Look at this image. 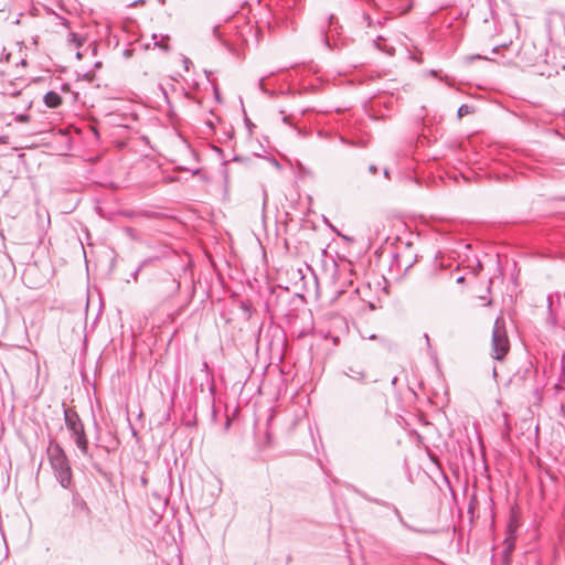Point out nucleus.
<instances>
[{"label":"nucleus","instance_id":"1","mask_svg":"<svg viewBox=\"0 0 565 565\" xmlns=\"http://www.w3.org/2000/svg\"><path fill=\"white\" fill-rule=\"evenodd\" d=\"M46 452L56 481L62 488L70 489L73 481V472L63 447L52 439Z\"/></svg>","mask_w":565,"mask_h":565},{"label":"nucleus","instance_id":"2","mask_svg":"<svg viewBox=\"0 0 565 565\" xmlns=\"http://www.w3.org/2000/svg\"><path fill=\"white\" fill-rule=\"evenodd\" d=\"M63 408L65 426L71 431V438L85 457H92L88 451V438L79 415L74 408L65 407V404H63Z\"/></svg>","mask_w":565,"mask_h":565},{"label":"nucleus","instance_id":"3","mask_svg":"<svg viewBox=\"0 0 565 565\" xmlns=\"http://www.w3.org/2000/svg\"><path fill=\"white\" fill-rule=\"evenodd\" d=\"M180 281L169 271L159 273L152 280L150 292L159 302H166L178 295Z\"/></svg>","mask_w":565,"mask_h":565},{"label":"nucleus","instance_id":"4","mask_svg":"<svg viewBox=\"0 0 565 565\" xmlns=\"http://www.w3.org/2000/svg\"><path fill=\"white\" fill-rule=\"evenodd\" d=\"M491 348V356L498 361L503 360V358L510 351V342L505 330V322L501 317L497 318L493 324Z\"/></svg>","mask_w":565,"mask_h":565},{"label":"nucleus","instance_id":"5","mask_svg":"<svg viewBox=\"0 0 565 565\" xmlns=\"http://www.w3.org/2000/svg\"><path fill=\"white\" fill-rule=\"evenodd\" d=\"M71 503H72V515L74 518H81V516L90 518L92 516L90 508L88 507L85 499L77 491H74L72 493Z\"/></svg>","mask_w":565,"mask_h":565},{"label":"nucleus","instance_id":"6","mask_svg":"<svg viewBox=\"0 0 565 565\" xmlns=\"http://www.w3.org/2000/svg\"><path fill=\"white\" fill-rule=\"evenodd\" d=\"M345 375L356 382H362V383L367 382V381L375 383L379 381L377 377H373L370 373H365L364 371L359 370L353 366L348 367V370L345 371Z\"/></svg>","mask_w":565,"mask_h":565},{"label":"nucleus","instance_id":"7","mask_svg":"<svg viewBox=\"0 0 565 565\" xmlns=\"http://www.w3.org/2000/svg\"><path fill=\"white\" fill-rule=\"evenodd\" d=\"M43 102H44L45 106L49 108H57L58 106L62 105V97L55 90H49L44 95Z\"/></svg>","mask_w":565,"mask_h":565},{"label":"nucleus","instance_id":"8","mask_svg":"<svg viewBox=\"0 0 565 565\" xmlns=\"http://www.w3.org/2000/svg\"><path fill=\"white\" fill-rule=\"evenodd\" d=\"M169 39V35H160L159 38L156 33L152 34L153 45L166 53L170 51Z\"/></svg>","mask_w":565,"mask_h":565},{"label":"nucleus","instance_id":"9","mask_svg":"<svg viewBox=\"0 0 565 565\" xmlns=\"http://www.w3.org/2000/svg\"><path fill=\"white\" fill-rule=\"evenodd\" d=\"M394 513L396 514V516L398 518L401 524L403 526H405L406 529L411 530V531H414V532H425L424 530L422 529H418L416 527L414 524L407 522L404 520V518L402 516L401 512L397 510V509H394Z\"/></svg>","mask_w":565,"mask_h":565},{"label":"nucleus","instance_id":"10","mask_svg":"<svg viewBox=\"0 0 565 565\" xmlns=\"http://www.w3.org/2000/svg\"><path fill=\"white\" fill-rule=\"evenodd\" d=\"M472 113H473V107L472 106L467 105V104H462L458 108L457 116L460 119L463 116H467V115L472 114Z\"/></svg>","mask_w":565,"mask_h":565},{"label":"nucleus","instance_id":"11","mask_svg":"<svg viewBox=\"0 0 565 565\" xmlns=\"http://www.w3.org/2000/svg\"><path fill=\"white\" fill-rule=\"evenodd\" d=\"M411 8H412V2L411 1H408L407 4L405 7H403V8L395 7L394 3L391 1V15L393 14L394 11H396V13L398 15L404 14L407 11H409Z\"/></svg>","mask_w":565,"mask_h":565},{"label":"nucleus","instance_id":"12","mask_svg":"<svg viewBox=\"0 0 565 565\" xmlns=\"http://www.w3.org/2000/svg\"><path fill=\"white\" fill-rule=\"evenodd\" d=\"M548 299V317H547V321L548 323H551V326H556V318L552 311V298L551 296L547 298Z\"/></svg>","mask_w":565,"mask_h":565},{"label":"nucleus","instance_id":"13","mask_svg":"<svg viewBox=\"0 0 565 565\" xmlns=\"http://www.w3.org/2000/svg\"><path fill=\"white\" fill-rule=\"evenodd\" d=\"M393 266H397V267H401V264H399V260H398V254L396 253H391V268Z\"/></svg>","mask_w":565,"mask_h":565},{"label":"nucleus","instance_id":"14","mask_svg":"<svg viewBox=\"0 0 565 565\" xmlns=\"http://www.w3.org/2000/svg\"><path fill=\"white\" fill-rule=\"evenodd\" d=\"M512 548V545H508L505 548H504V559L502 562V565H510V561H509V557H508V553L511 551Z\"/></svg>","mask_w":565,"mask_h":565},{"label":"nucleus","instance_id":"15","mask_svg":"<svg viewBox=\"0 0 565 565\" xmlns=\"http://www.w3.org/2000/svg\"><path fill=\"white\" fill-rule=\"evenodd\" d=\"M264 81L265 78L262 77L259 81H258V87L259 89L263 92V93H267V89L265 88V85H264Z\"/></svg>","mask_w":565,"mask_h":565},{"label":"nucleus","instance_id":"16","mask_svg":"<svg viewBox=\"0 0 565 565\" xmlns=\"http://www.w3.org/2000/svg\"><path fill=\"white\" fill-rule=\"evenodd\" d=\"M379 41H385V38H384V36H382V35H379V36H377V41H374V43L376 44V46H377L380 50L385 51V49H384V47H382V46L380 45Z\"/></svg>","mask_w":565,"mask_h":565},{"label":"nucleus","instance_id":"17","mask_svg":"<svg viewBox=\"0 0 565 565\" xmlns=\"http://www.w3.org/2000/svg\"><path fill=\"white\" fill-rule=\"evenodd\" d=\"M146 263H147V260H145L142 264H140V265L138 266V268L135 270V273H134V277H135V279H137V275L139 274V271L141 270V268L146 265Z\"/></svg>","mask_w":565,"mask_h":565},{"label":"nucleus","instance_id":"18","mask_svg":"<svg viewBox=\"0 0 565 565\" xmlns=\"http://www.w3.org/2000/svg\"><path fill=\"white\" fill-rule=\"evenodd\" d=\"M369 172L370 173H376L377 172V167L375 164H370L369 166Z\"/></svg>","mask_w":565,"mask_h":565},{"label":"nucleus","instance_id":"19","mask_svg":"<svg viewBox=\"0 0 565 565\" xmlns=\"http://www.w3.org/2000/svg\"><path fill=\"white\" fill-rule=\"evenodd\" d=\"M141 3H145V0H136V1L131 2L129 6L130 7H136V6L141 4Z\"/></svg>","mask_w":565,"mask_h":565},{"label":"nucleus","instance_id":"20","mask_svg":"<svg viewBox=\"0 0 565 565\" xmlns=\"http://www.w3.org/2000/svg\"><path fill=\"white\" fill-rule=\"evenodd\" d=\"M29 119V116L28 115H20L19 116V120L20 121H26Z\"/></svg>","mask_w":565,"mask_h":565},{"label":"nucleus","instance_id":"21","mask_svg":"<svg viewBox=\"0 0 565 565\" xmlns=\"http://www.w3.org/2000/svg\"><path fill=\"white\" fill-rule=\"evenodd\" d=\"M383 174H384L385 178H388V174H390L388 167H385L383 169Z\"/></svg>","mask_w":565,"mask_h":565},{"label":"nucleus","instance_id":"22","mask_svg":"<svg viewBox=\"0 0 565 565\" xmlns=\"http://www.w3.org/2000/svg\"><path fill=\"white\" fill-rule=\"evenodd\" d=\"M140 215L150 217L152 215L151 212H142Z\"/></svg>","mask_w":565,"mask_h":565},{"label":"nucleus","instance_id":"23","mask_svg":"<svg viewBox=\"0 0 565 565\" xmlns=\"http://www.w3.org/2000/svg\"><path fill=\"white\" fill-rule=\"evenodd\" d=\"M125 231H126V233H127L128 235H130V236L132 235V232H134V230H132V228L127 227Z\"/></svg>","mask_w":565,"mask_h":565},{"label":"nucleus","instance_id":"24","mask_svg":"<svg viewBox=\"0 0 565 565\" xmlns=\"http://www.w3.org/2000/svg\"><path fill=\"white\" fill-rule=\"evenodd\" d=\"M271 162H273V166L279 167V163L275 158L271 159Z\"/></svg>","mask_w":565,"mask_h":565},{"label":"nucleus","instance_id":"25","mask_svg":"<svg viewBox=\"0 0 565 565\" xmlns=\"http://www.w3.org/2000/svg\"><path fill=\"white\" fill-rule=\"evenodd\" d=\"M263 196H264V202H263V204L265 205L266 200H267V193H266V191H264V192H263Z\"/></svg>","mask_w":565,"mask_h":565},{"label":"nucleus","instance_id":"26","mask_svg":"<svg viewBox=\"0 0 565 565\" xmlns=\"http://www.w3.org/2000/svg\"><path fill=\"white\" fill-rule=\"evenodd\" d=\"M396 381H397L396 377L391 379V384L394 385L396 383Z\"/></svg>","mask_w":565,"mask_h":565},{"label":"nucleus","instance_id":"27","mask_svg":"<svg viewBox=\"0 0 565 565\" xmlns=\"http://www.w3.org/2000/svg\"><path fill=\"white\" fill-rule=\"evenodd\" d=\"M369 339H371V340L376 339V335L374 333H372L369 335Z\"/></svg>","mask_w":565,"mask_h":565},{"label":"nucleus","instance_id":"28","mask_svg":"<svg viewBox=\"0 0 565 565\" xmlns=\"http://www.w3.org/2000/svg\"><path fill=\"white\" fill-rule=\"evenodd\" d=\"M461 281H463V277L462 276L457 278V282H461Z\"/></svg>","mask_w":565,"mask_h":565},{"label":"nucleus","instance_id":"29","mask_svg":"<svg viewBox=\"0 0 565 565\" xmlns=\"http://www.w3.org/2000/svg\"><path fill=\"white\" fill-rule=\"evenodd\" d=\"M20 64L25 66L26 65V61L25 60H21Z\"/></svg>","mask_w":565,"mask_h":565},{"label":"nucleus","instance_id":"30","mask_svg":"<svg viewBox=\"0 0 565 565\" xmlns=\"http://www.w3.org/2000/svg\"><path fill=\"white\" fill-rule=\"evenodd\" d=\"M411 266H412V262H408V263L406 264L405 268L407 269V268H409Z\"/></svg>","mask_w":565,"mask_h":565},{"label":"nucleus","instance_id":"31","mask_svg":"<svg viewBox=\"0 0 565 565\" xmlns=\"http://www.w3.org/2000/svg\"><path fill=\"white\" fill-rule=\"evenodd\" d=\"M492 373H493V376L495 377L497 376V369L495 367H493Z\"/></svg>","mask_w":565,"mask_h":565},{"label":"nucleus","instance_id":"32","mask_svg":"<svg viewBox=\"0 0 565 565\" xmlns=\"http://www.w3.org/2000/svg\"><path fill=\"white\" fill-rule=\"evenodd\" d=\"M282 121H284V122H288V117H287V116H285V117L282 118Z\"/></svg>","mask_w":565,"mask_h":565},{"label":"nucleus","instance_id":"33","mask_svg":"<svg viewBox=\"0 0 565 565\" xmlns=\"http://www.w3.org/2000/svg\"><path fill=\"white\" fill-rule=\"evenodd\" d=\"M429 73H430V75H434V76L437 74L436 71H430Z\"/></svg>","mask_w":565,"mask_h":565},{"label":"nucleus","instance_id":"34","mask_svg":"<svg viewBox=\"0 0 565 565\" xmlns=\"http://www.w3.org/2000/svg\"><path fill=\"white\" fill-rule=\"evenodd\" d=\"M425 341L429 342V337L425 334Z\"/></svg>","mask_w":565,"mask_h":565},{"label":"nucleus","instance_id":"35","mask_svg":"<svg viewBox=\"0 0 565 565\" xmlns=\"http://www.w3.org/2000/svg\"><path fill=\"white\" fill-rule=\"evenodd\" d=\"M158 1H159L160 3H162V4L166 2V0H158Z\"/></svg>","mask_w":565,"mask_h":565}]
</instances>
